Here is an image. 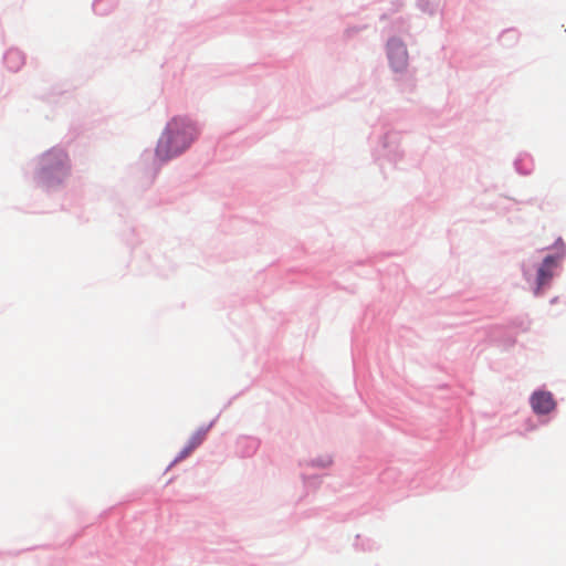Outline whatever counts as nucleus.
I'll use <instances>...</instances> for the list:
<instances>
[{"label":"nucleus","mask_w":566,"mask_h":566,"mask_svg":"<svg viewBox=\"0 0 566 566\" xmlns=\"http://www.w3.org/2000/svg\"><path fill=\"white\" fill-rule=\"evenodd\" d=\"M388 54L390 63L395 70H402L407 65L408 53L401 42L391 40L388 43Z\"/></svg>","instance_id":"7ed1b4c3"},{"label":"nucleus","mask_w":566,"mask_h":566,"mask_svg":"<svg viewBox=\"0 0 566 566\" xmlns=\"http://www.w3.org/2000/svg\"><path fill=\"white\" fill-rule=\"evenodd\" d=\"M207 430H199L192 434L187 447L180 452L177 460L187 458L197 447H199L203 442Z\"/></svg>","instance_id":"423d86ee"},{"label":"nucleus","mask_w":566,"mask_h":566,"mask_svg":"<svg viewBox=\"0 0 566 566\" xmlns=\"http://www.w3.org/2000/svg\"><path fill=\"white\" fill-rule=\"evenodd\" d=\"M175 137H176L177 139H180V137H181V132H180L178 135L176 134V135H175Z\"/></svg>","instance_id":"6e6552de"},{"label":"nucleus","mask_w":566,"mask_h":566,"mask_svg":"<svg viewBox=\"0 0 566 566\" xmlns=\"http://www.w3.org/2000/svg\"><path fill=\"white\" fill-rule=\"evenodd\" d=\"M197 135L195 126L184 119L174 118L168 123L165 132L160 136L156 155L161 160H168L182 153Z\"/></svg>","instance_id":"f257e3e1"},{"label":"nucleus","mask_w":566,"mask_h":566,"mask_svg":"<svg viewBox=\"0 0 566 566\" xmlns=\"http://www.w3.org/2000/svg\"><path fill=\"white\" fill-rule=\"evenodd\" d=\"M67 163V156L64 151L52 149L43 155L42 164L46 170H53L57 167H64Z\"/></svg>","instance_id":"39448f33"},{"label":"nucleus","mask_w":566,"mask_h":566,"mask_svg":"<svg viewBox=\"0 0 566 566\" xmlns=\"http://www.w3.org/2000/svg\"><path fill=\"white\" fill-rule=\"evenodd\" d=\"M10 56H17V57H18V56H19V54H18V53H10V54L8 55V57H10Z\"/></svg>","instance_id":"0eeeda50"},{"label":"nucleus","mask_w":566,"mask_h":566,"mask_svg":"<svg viewBox=\"0 0 566 566\" xmlns=\"http://www.w3.org/2000/svg\"><path fill=\"white\" fill-rule=\"evenodd\" d=\"M557 268V259L548 255L544 259L537 272V292L545 286L554 275V270Z\"/></svg>","instance_id":"20e7f679"},{"label":"nucleus","mask_w":566,"mask_h":566,"mask_svg":"<svg viewBox=\"0 0 566 566\" xmlns=\"http://www.w3.org/2000/svg\"><path fill=\"white\" fill-rule=\"evenodd\" d=\"M531 406L536 413L545 415L554 410L556 403L551 392L536 391L531 397Z\"/></svg>","instance_id":"f03ea898"}]
</instances>
